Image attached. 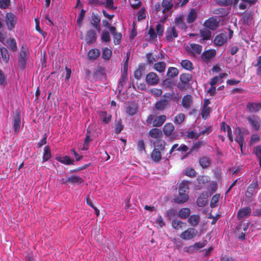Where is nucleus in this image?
<instances>
[{
	"label": "nucleus",
	"instance_id": "f257e3e1",
	"mask_svg": "<svg viewBox=\"0 0 261 261\" xmlns=\"http://www.w3.org/2000/svg\"><path fill=\"white\" fill-rule=\"evenodd\" d=\"M175 94L174 93H165L162 96L159 100L157 101L154 104V109L157 111H163L165 110L169 106V102L174 98Z\"/></svg>",
	"mask_w": 261,
	"mask_h": 261
},
{
	"label": "nucleus",
	"instance_id": "f03ea898",
	"mask_svg": "<svg viewBox=\"0 0 261 261\" xmlns=\"http://www.w3.org/2000/svg\"><path fill=\"white\" fill-rule=\"evenodd\" d=\"M5 23L8 30L9 31H13L17 21L16 16L11 13H7L5 17Z\"/></svg>",
	"mask_w": 261,
	"mask_h": 261
},
{
	"label": "nucleus",
	"instance_id": "7ed1b4c3",
	"mask_svg": "<svg viewBox=\"0 0 261 261\" xmlns=\"http://www.w3.org/2000/svg\"><path fill=\"white\" fill-rule=\"evenodd\" d=\"M12 124L14 132L16 134H18L21 126V114L19 110H16L13 116Z\"/></svg>",
	"mask_w": 261,
	"mask_h": 261
},
{
	"label": "nucleus",
	"instance_id": "20e7f679",
	"mask_svg": "<svg viewBox=\"0 0 261 261\" xmlns=\"http://www.w3.org/2000/svg\"><path fill=\"white\" fill-rule=\"evenodd\" d=\"M166 39L168 42H172L174 38L178 36V32L175 28V26H172L167 28L166 31Z\"/></svg>",
	"mask_w": 261,
	"mask_h": 261
},
{
	"label": "nucleus",
	"instance_id": "39448f33",
	"mask_svg": "<svg viewBox=\"0 0 261 261\" xmlns=\"http://www.w3.org/2000/svg\"><path fill=\"white\" fill-rule=\"evenodd\" d=\"M236 139L235 141L239 144L242 152H243V147L245 144L244 137L241 129L239 127H236L234 132Z\"/></svg>",
	"mask_w": 261,
	"mask_h": 261
},
{
	"label": "nucleus",
	"instance_id": "423d86ee",
	"mask_svg": "<svg viewBox=\"0 0 261 261\" xmlns=\"http://www.w3.org/2000/svg\"><path fill=\"white\" fill-rule=\"evenodd\" d=\"M197 231L194 228H188L186 230L182 232L180 235V237L185 240L192 239L196 236Z\"/></svg>",
	"mask_w": 261,
	"mask_h": 261
},
{
	"label": "nucleus",
	"instance_id": "0eeeda50",
	"mask_svg": "<svg viewBox=\"0 0 261 261\" xmlns=\"http://www.w3.org/2000/svg\"><path fill=\"white\" fill-rule=\"evenodd\" d=\"M159 81V77L155 72H150L146 76V83L149 86L156 85Z\"/></svg>",
	"mask_w": 261,
	"mask_h": 261
},
{
	"label": "nucleus",
	"instance_id": "6e6552de",
	"mask_svg": "<svg viewBox=\"0 0 261 261\" xmlns=\"http://www.w3.org/2000/svg\"><path fill=\"white\" fill-rule=\"evenodd\" d=\"M246 109L250 113H257L261 110V102H248L246 105Z\"/></svg>",
	"mask_w": 261,
	"mask_h": 261
},
{
	"label": "nucleus",
	"instance_id": "1a4fd4ad",
	"mask_svg": "<svg viewBox=\"0 0 261 261\" xmlns=\"http://www.w3.org/2000/svg\"><path fill=\"white\" fill-rule=\"evenodd\" d=\"M227 40V33L223 32L216 35L214 39V43L218 46H223Z\"/></svg>",
	"mask_w": 261,
	"mask_h": 261
},
{
	"label": "nucleus",
	"instance_id": "9d476101",
	"mask_svg": "<svg viewBox=\"0 0 261 261\" xmlns=\"http://www.w3.org/2000/svg\"><path fill=\"white\" fill-rule=\"evenodd\" d=\"M219 21H218L216 18L214 17H211L204 22V25L206 28L214 31L219 27Z\"/></svg>",
	"mask_w": 261,
	"mask_h": 261
},
{
	"label": "nucleus",
	"instance_id": "9b49d317",
	"mask_svg": "<svg viewBox=\"0 0 261 261\" xmlns=\"http://www.w3.org/2000/svg\"><path fill=\"white\" fill-rule=\"evenodd\" d=\"M138 110V106L134 102H128L125 108V112L126 114L130 116H133L135 115Z\"/></svg>",
	"mask_w": 261,
	"mask_h": 261
},
{
	"label": "nucleus",
	"instance_id": "f8f14e48",
	"mask_svg": "<svg viewBox=\"0 0 261 261\" xmlns=\"http://www.w3.org/2000/svg\"><path fill=\"white\" fill-rule=\"evenodd\" d=\"M202 48V47L201 45L191 43L190 44V47L188 49V51L191 55L195 56L201 54Z\"/></svg>",
	"mask_w": 261,
	"mask_h": 261
},
{
	"label": "nucleus",
	"instance_id": "ddd939ff",
	"mask_svg": "<svg viewBox=\"0 0 261 261\" xmlns=\"http://www.w3.org/2000/svg\"><path fill=\"white\" fill-rule=\"evenodd\" d=\"M97 35L96 32L93 30H90L87 32L85 39L88 44L93 43L96 42Z\"/></svg>",
	"mask_w": 261,
	"mask_h": 261
},
{
	"label": "nucleus",
	"instance_id": "4468645a",
	"mask_svg": "<svg viewBox=\"0 0 261 261\" xmlns=\"http://www.w3.org/2000/svg\"><path fill=\"white\" fill-rule=\"evenodd\" d=\"M216 54L215 49H208L203 51L201 54V58L206 62L209 61Z\"/></svg>",
	"mask_w": 261,
	"mask_h": 261
},
{
	"label": "nucleus",
	"instance_id": "2eb2a0df",
	"mask_svg": "<svg viewBox=\"0 0 261 261\" xmlns=\"http://www.w3.org/2000/svg\"><path fill=\"white\" fill-rule=\"evenodd\" d=\"M193 103L192 96L190 94L185 95L182 99V106L186 109H189Z\"/></svg>",
	"mask_w": 261,
	"mask_h": 261
},
{
	"label": "nucleus",
	"instance_id": "dca6fc26",
	"mask_svg": "<svg viewBox=\"0 0 261 261\" xmlns=\"http://www.w3.org/2000/svg\"><path fill=\"white\" fill-rule=\"evenodd\" d=\"M110 32L113 36L115 44H119L121 43L122 38L121 34L116 32V28L115 27H112L110 28Z\"/></svg>",
	"mask_w": 261,
	"mask_h": 261
},
{
	"label": "nucleus",
	"instance_id": "f3484780",
	"mask_svg": "<svg viewBox=\"0 0 261 261\" xmlns=\"http://www.w3.org/2000/svg\"><path fill=\"white\" fill-rule=\"evenodd\" d=\"M251 209L249 207H245L241 208L238 213V218L239 219H244L250 215Z\"/></svg>",
	"mask_w": 261,
	"mask_h": 261
},
{
	"label": "nucleus",
	"instance_id": "a211bd4d",
	"mask_svg": "<svg viewBox=\"0 0 261 261\" xmlns=\"http://www.w3.org/2000/svg\"><path fill=\"white\" fill-rule=\"evenodd\" d=\"M189 150L188 147L185 144H181L179 146L178 144L176 143L173 145L169 151V154H171L174 150L186 152Z\"/></svg>",
	"mask_w": 261,
	"mask_h": 261
},
{
	"label": "nucleus",
	"instance_id": "6ab92c4d",
	"mask_svg": "<svg viewBox=\"0 0 261 261\" xmlns=\"http://www.w3.org/2000/svg\"><path fill=\"white\" fill-rule=\"evenodd\" d=\"M197 18V12L195 9H192L188 14L186 17V21L188 23H192L194 22Z\"/></svg>",
	"mask_w": 261,
	"mask_h": 261
},
{
	"label": "nucleus",
	"instance_id": "aec40b11",
	"mask_svg": "<svg viewBox=\"0 0 261 261\" xmlns=\"http://www.w3.org/2000/svg\"><path fill=\"white\" fill-rule=\"evenodd\" d=\"M190 182L187 180H182L179 184L178 186V192L180 193H185L189 195V185Z\"/></svg>",
	"mask_w": 261,
	"mask_h": 261
},
{
	"label": "nucleus",
	"instance_id": "412c9836",
	"mask_svg": "<svg viewBox=\"0 0 261 261\" xmlns=\"http://www.w3.org/2000/svg\"><path fill=\"white\" fill-rule=\"evenodd\" d=\"M69 183L72 185H80L84 182L83 178L76 175H71L68 177Z\"/></svg>",
	"mask_w": 261,
	"mask_h": 261
},
{
	"label": "nucleus",
	"instance_id": "4be33fe9",
	"mask_svg": "<svg viewBox=\"0 0 261 261\" xmlns=\"http://www.w3.org/2000/svg\"><path fill=\"white\" fill-rule=\"evenodd\" d=\"M98 116L101 122L104 124L109 123L111 119V115H108L106 111L98 112Z\"/></svg>",
	"mask_w": 261,
	"mask_h": 261
},
{
	"label": "nucleus",
	"instance_id": "5701e85b",
	"mask_svg": "<svg viewBox=\"0 0 261 261\" xmlns=\"http://www.w3.org/2000/svg\"><path fill=\"white\" fill-rule=\"evenodd\" d=\"M189 198V195L187 193H180L178 192V194L174 198V202L177 203H184L187 201Z\"/></svg>",
	"mask_w": 261,
	"mask_h": 261
},
{
	"label": "nucleus",
	"instance_id": "b1692460",
	"mask_svg": "<svg viewBox=\"0 0 261 261\" xmlns=\"http://www.w3.org/2000/svg\"><path fill=\"white\" fill-rule=\"evenodd\" d=\"M100 21V16L98 15H96V14H94V13H92L91 24L98 32H99L100 29V25H99Z\"/></svg>",
	"mask_w": 261,
	"mask_h": 261
},
{
	"label": "nucleus",
	"instance_id": "393cba45",
	"mask_svg": "<svg viewBox=\"0 0 261 261\" xmlns=\"http://www.w3.org/2000/svg\"><path fill=\"white\" fill-rule=\"evenodd\" d=\"M166 116L164 115H162L158 116L152 122L153 126L154 127L161 126L165 122Z\"/></svg>",
	"mask_w": 261,
	"mask_h": 261
},
{
	"label": "nucleus",
	"instance_id": "a878e982",
	"mask_svg": "<svg viewBox=\"0 0 261 261\" xmlns=\"http://www.w3.org/2000/svg\"><path fill=\"white\" fill-rule=\"evenodd\" d=\"M200 221V216L198 215L193 214L190 216L188 219V222L192 226H196Z\"/></svg>",
	"mask_w": 261,
	"mask_h": 261
},
{
	"label": "nucleus",
	"instance_id": "bb28decb",
	"mask_svg": "<svg viewBox=\"0 0 261 261\" xmlns=\"http://www.w3.org/2000/svg\"><path fill=\"white\" fill-rule=\"evenodd\" d=\"M162 6L163 7L162 12L165 13L173 7V0H162Z\"/></svg>",
	"mask_w": 261,
	"mask_h": 261
},
{
	"label": "nucleus",
	"instance_id": "cd10ccee",
	"mask_svg": "<svg viewBox=\"0 0 261 261\" xmlns=\"http://www.w3.org/2000/svg\"><path fill=\"white\" fill-rule=\"evenodd\" d=\"M148 135L152 138L159 139L162 135V133L161 129L154 128L149 130Z\"/></svg>",
	"mask_w": 261,
	"mask_h": 261
},
{
	"label": "nucleus",
	"instance_id": "c85d7f7f",
	"mask_svg": "<svg viewBox=\"0 0 261 261\" xmlns=\"http://www.w3.org/2000/svg\"><path fill=\"white\" fill-rule=\"evenodd\" d=\"M145 67L146 65L145 64L142 63L139 65L138 68L134 71V77L136 80H139L141 79L142 71L145 70Z\"/></svg>",
	"mask_w": 261,
	"mask_h": 261
},
{
	"label": "nucleus",
	"instance_id": "c756f323",
	"mask_svg": "<svg viewBox=\"0 0 261 261\" xmlns=\"http://www.w3.org/2000/svg\"><path fill=\"white\" fill-rule=\"evenodd\" d=\"M0 53L3 62L8 63L10 59V55L7 49L0 45Z\"/></svg>",
	"mask_w": 261,
	"mask_h": 261
},
{
	"label": "nucleus",
	"instance_id": "7c9ffc66",
	"mask_svg": "<svg viewBox=\"0 0 261 261\" xmlns=\"http://www.w3.org/2000/svg\"><path fill=\"white\" fill-rule=\"evenodd\" d=\"M174 23L179 29L186 30L187 26L186 23L183 21L182 16L177 17L174 19Z\"/></svg>",
	"mask_w": 261,
	"mask_h": 261
},
{
	"label": "nucleus",
	"instance_id": "2f4dec72",
	"mask_svg": "<svg viewBox=\"0 0 261 261\" xmlns=\"http://www.w3.org/2000/svg\"><path fill=\"white\" fill-rule=\"evenodd\" d=\"M174 129V126L171 123H167L163 127V131L164 134L167 136H170Z\"/></svg>",
	"mask_w": 261,
	"mask_h": 261
},
{
	"label": "nucleus",
	"instance_id": "473e14b6",
	"mask_svg": "<svg viewBox=\"0 0 261 261\" xmlns=\"http://www.w3.org/2000/svg\"><path fill=\"white\" fill-rule=\"evenodd\" d=\"M191 210L188 207H183L178 212V217L182 219H186L190 216Z\"/></svg>",
	"mask_w": 261,
	"mask_h": 261
},
{
	"label": "nucleus",
	"instance_id": "72a5a7b5",
	"mask_svg": "<svg viewBox=\"0 0 261 261\" xmlns=\"http://www.w3.org/2000/svg\"><path fill=\"white\" fill-rule=\"evenodd\" d=\"M155 149L159 151H163L165 148L166 142L161 139H156L153 143Z\"/></svg>",
	"mask_w": 261,
	"mask_h": 261
},
{
	"label": "nucleus",
	"instance_id": "f704fd0d",
	"mask_svg": "<svg viewBox=\"0 0 261 261\" xmlns=\"http://www.w3.org/2000/svg\"><path fill=\"white\" fill-rule=\"evenodd\" d=\"M100 55V51L97 48L90 49L88 53V57L89 59L95 60L97 59Z\"/></svg>",
	"mask_w": 261,
	"mask_h": 261
},
{
	"label": "nucleus",
	"instance_id": "c9c22d12",
	"mask_svg": "<svg viewBox=\"0 0 261 261\" xmlns=\"http://www.w3.org/2000/svg\"><path fill=\"white\" fill-rule=\"evenodd\" d=\"M200 36L202 37V39L200 41V43H202L204 40H210L212 36L211 32L208 30H201L200 32Z\"/></svg>",
	"mask_w": 261,
	"mask_h": 261
},
{
	"label": "nucleus",
	"instance_id": "e433bc0d",
	"mask_svg": "<svg viewBox=\"0 0 261 261\" xmlns=\"http://www.w3.org/2000/svg\"><path fill=\"white\" fill-rule=\"evenodd\" d=\"M166 64L164 62H159L153 65V69L160 73H163L165 71Z\"/></svg>",
	"mask_w": 261,
	"mask_h": 261
},
{
	"label": "nucleus",
	"instance_id": "4c0bfd02",
	"mask_svg": "<svg viewBox=\"0 0 261 261\" xmlns=\"http://www.w3.org/2000/svg\"><path fill=\"white\" fill-rule=\"evenodd\" d=\"M247 120L251 125L252 128L255 130L257 131L259 129L260 126V122L258 120L253 119L251 117H248L247 118Z\"/></svg>",
	"mask_w": 261,
	"mask_h": 261
},
{
	"label": "nucleus",
	"instance_id": "58836bf2",
	"mask_svg": "<svg viewBox=\"0 0 261 261\" xmlns=\"http://www.w3.org/2000/svg\"><path fill=\"white\" fill-rule=\"evenodd\" d=\"M192 79V75L189 73H182L179 77L180 81L184 84H188Z\"/></svg>",
	"mask_w": 261,
	"mask_h": 261
},
{
	"label": "nucleus",
	"instance_id": "ea45409f",
	"mask_svg": "<svg viewBox=\"0 0 261 261\" xmlns=\"http://www.w3.org/2000/svg\"><path fill=\"white\" fill-rule=\"evenodd\" d=\"M181 67L187 70L191 71L194 67L192 63L188 60H183L180 62Z\"/></svg>",
	"mask_w": 261,
	"mask_h": 261
},
{
	"label": "nucleus",
	"instance_id": "a19ab883",
	"mask_svg": "<svg viewBox=\"0 0 261 261\" xmlns=\"http://www.w3.org/2000/svg\"><path fill=\"white\" fill-rule=\"evenodd\" d=\"M51 156V150L49 146H45L44 148L43 155V162L47 161Z\"/></svg>",
	"mask_w": 261,
	"mask_h": 261
},
{
	"label": "nucleus",
	"instance_id": "79ce46f5",
	"mask_svg": "<svg viewBox=\"0 0 261 261\" xmlns=\"http://www.w3.org/2000/svg\"><path fill=\"white\" fill-rule=\"evenodd\" d=\"M151 157L154 162H159L162 158L161 151L154 149L151 153Z\"/></svg>",
	"mask_w": 261,
	"mask_h": 261
},
{
	"label": "nucleus",
	"instance_id": "37998d69",
	"mask_svg": "<svg viewBox=\"0 0 261 261\" xmlns=\"http://www.w3.org/2000/svg\"><path fill=\"white\" fill-rule=\"evenodd\" d=\"M178 74V70L175 67H170L168 68L167 72V76L171 78H173L177 76Z\"/></svg>",
	"mask_w": 261,
	"mask_h": 261
},
{
	"label": "nucleus",
	"instance_id": "c03bdc74",
	"mask_svg": "<svg viewBox=\"0 0 261 261\" xmlns=\"http://www.w3.org/2000/svg\"><path fill=\"white\" fill-rule=\"evenodd\" d=\"M185 225V223L176 219L173 220L172 222V226L176 230L181 229L183 227V225Z\"/></svg>",
	"mask_w": 261,
	"mask_h": 261
},
{
	"label": "nucleus",
	"instance_id": "a18cd8bd",
	"mask_svg": "<svg viewBox=\"0 0 261 261\" xmlns=\"http://www.w3.org/2000/svg\"><path fill=\"white\" fill-rule=\"evenodd\" d=\"M127 79V73L126 71H123L121 74L120 78L119 80L118 87H121V89L123 88L124 85L126 83Z\"/></svg>",
	"mask_w": 261,
	"mask_h": 261
},
{
	"label": "nucleus",
	"instance_id": "49530a36",
	"mask_svg": "<svg viewBox=\"0 0 261 261\" xmlns=\"http://www.w3.org/2000/svg\"><path fill=\"white\" fill-rule=\"evenodd\" d=\"M112 56V50L105 47L102 50V58L105 60H109Z\"/></svg>",
	"mask_w": 261,
	"mask_h": 261
},
{
	"label": "nucleus",
	"instance_id": "de8ad7c7",
	"mask_svg": "<svg viewBox=\"0 0 261 261\" xmlns=\"http://www.w3.org/2000/svg\"><path fill=\"white\" fill-rule=\"evenodd\" d=\"M100 37L101 41L106 43L110 42L111 40L110 34L107 30H103L101 32Z\"/></svg>",
	"mask_w": 261,
	"mask_h": 261
},
{
	"label": "nucleus",
	"instance_id": "09e8293b",
	"mask_svg": "<svg viewBox=\"0 0 261 261\" xmlns=\"http://www.w3.org/2000/svg\"><path fill=\"white\" fill-rule=\"evenodd\" d=\"M7 43L10 48L12 51H16L17 49L16 42L14 38H10L8 41Z\"/></svg>",
	"mask_w": 261,
	"mask_h": 261
},
{
	"label": "nucleus",
	"instance_id": "8fccbe9b",
	"mask_svg": "<svg viewBox=\"0 0 261 261\" xmlns=\"http://www.w3.org/2000/svg\"><path fill=\"white\" fill-rule=\"evenodd\" d=\"M206 142L204 141H198L193 143L191 147V150L193 151L200 148L201 146L205 145Z\"/></svg>",
	"mask_w": 261,
	"mask_h": 261
},
{
	"label": "nucleus",
	"instance_id": "3c124183",
	"mask_svg": "<svg viewBox=\"0 0 261 261\" xmlns=\"http://www.w3.org/2000/svg\"><path fill=\"white\" fill-rule=\"evenodd\" d=\"M196 202L198 206L203 207L207 203V200L206 198L203 197V195H200L198 197Z\"/></svg>",
	"mask_w": 261,
	"mask_h": 261
},
{
	"label": "nucleus",
	"instance_id": "603ef678",
	"mask_svg": "<svg viewBox=\"0 0 261 261\" xmlns=\"http://www.w3.org/2000/svg\"><path fill=\"white\" fill-rule=\"evenodd\" d=\"M210 112L211 109L210 107H203L201 114L202 118L204 120L206 119L210 116Z\"/></svg>",
	"mask_w": 261,
	"mask_h": 261
},
{
	"label": "nucleus",
	"instance_id": "864d4df0",
	"mask_svg": "<svg viewBox=\"0 0 261 261\" xmlns=\"http://www.w3.org/2000/svg\"><path fill=\"white\" fill-rule=\"evenodd\" d=\"M219 198H220V195L217 194L214 195L212 197V198L211 200V202H210V206L212 208H215V207H217V203L218 202Z\"/></svg>",
	"mask_w": 261,
	"mask_h": 261
},
{
	"label": "nucleus",
	"instance_id": "5fc2aeb1",
	"mask_svg": "<svg viewBox=\"0 0 261 261\" xmlns=\"http://www.w3.org/2000/svg\"><path fill=\"white\" fill-rule=\"evenodd\" d=\"M253 152L259 160V163H261V144L253 148Z\"/></svg>",
	"mask_w": 261,
	"mask_h": 261
},
{
	"label": "nucleus",
	"instance_id": "6e6d98bb",
	"mask_svg": "<svg viewBox=\"0 0 261 261\" xmlns=\"http://www.w3.org/2000/svg\"><path fill=\"white\" fill-rule=\"evenodd\" d=\"M85 14L86 11L84 9H82L77 19V24L79 27H81L82 25V23L84 18Z\"/></svg>",
	"mask_w": 261,
	"mask_h": 261
},
{
	"label": "nucleus",
	"instance_id": "4d7b16f0",
	"mask_svg": "<svg viewBox=\"0 0 261 261\" xmlns=\"http://www.w3.org/2000/svg\"><path fill=\"white\" fill-rule=\"evenodd\" d=\"M254 67H257L256 73L257 75H261V55L259 56L257 60V61L253 65Z\"/></svg>",
	"mask_w": 261,
	"mask_h": 261
},
{
	"label": "nucleus",
	"instance_id": "13d9d810",
	"mask_svg": "<svg viewBox=\"0 0 261 261\" xmlns=\"http://www.w3.org/2000/svg\"><path fill=\"white\" fill-rule=\"evenodd\" d=\"M185 118V116L184 114H178L175 117L174 122L176 124H180L184 121Z\"/></svg>",
	"mask_w": 261,
	"mask_h": 261
},
{
	"label": "nucleus",
	"instance_id": "bf43d9fd",
	"mask_svg": "<svg viewBox=\"0 0 261 261\" xmlns=\"http://www.w3.org/2000/svg\"><path fill=\"white\" fill-rule=\"evenodd\" d=\"M212 131V127L211 126H208L205 127L203 130L199 132L198 134H197V138H199L200 136L203 135H208Z\"/></svg>",
	"mask_w": 261,
	"mask_h": 261
},
{
	"label": "nucleus",
	"instance_id": "052dcab7",
	"mask_svg": "<svg viewBox=\"0 0 261 261\" xmlns=\"http://www.w3.org/2000/svg\"><path fill=\"white\" fill-rule=\"evenodd\" d=\"M146 18V10L145 8H141L138 13V20L140 21Z\"/></svg>",
	"mask_w": 261,
	"mask_h": 261
},
{
	"label": "nucleus",
	"instance_id": "680f3d73",
	"mask_svg": "<svg viewBox=\"0 0 261 261\" xmlns=\"http://www.w3.org/2000/svg\"><path fill=\"white\" fill-rule=\"evenodd\" d=\"M137 148L138 150L140 152H146L145 148V143L144 141L141 139L138 140V144H137Z\"/></svg>",
	"mask_w": 261,
	"mask_h": 261
},
{
	"label": "nucleus",
	"instance_id": "e2e57ef3",
	"mask_svg": "<svg viewBox=\"0 0 261 261\" xmlns=\"http://www.w3.org/2000/svg\"><path fill=\"white\" fill-rule=\"evenodd\" d=\"M146 57L147 58V63L150 65L152 64L153 62L156 61V58H155L154 56H153L151 53H147L146 55Z\"/></svg>",
	"mask_w": 261,
	"mask_h": 261
},
{
	"label": "nucleus",
	"instance_id": "0e129e2a",
	"mask_svg": "<svg viewBox=\"0 0 261 261\" xmlns=\"http://www.w3.org/2000/svg\"><path fill=\"white\" fill-rule=\"evenodd\" d=\"M123 128V125L122 124L121 120L119 119L115 125V132L117 134L120 133Z\"/></svg>",
	"mask_w": 261,
	"mask_h": 261
},
{
	"label": "nucleus",
	"instance_id": "69168bd1",
	"mask_svg": "<svg viewBox=\"0 0 261 261\" xmlns=\"http://www.w3.org/2000/svg\"><path fill=\"white\" fill-rule=\"evenodd\" d=\"M150 93L155 97H159L162 94V90L161 89L153 88L150 90Z\"/></svg>",
	"mask_w": 261,
	"mask_h": 261
},
{
	"label": "nucleus",
	"instance_id": "338daca9",
	"mask_svg": "<svg viewBox=\"0 0 261 261\" xmlns=\"http://www.w3.org/2000/svg\"><path fill=\"white\" fill-rule=\"evenodd\" d=\"M10 5V0H0V8L5 9Z\"/></svg>",
	"mask_w": 261,
	"mask_h": 261
},
{
	"label": "nucleus",
	"instance_id": "774afa93",
	"mask_svg": "<svg viewBox=\"0 0 261 261\" xmlns=\"http://www.w3.org/2000/svg\"><path fill=\"white\" fill-rule=\"evenodd\" d=\"M185 174L190 177H193L196 176V171L192 168L187 169L185 171Z\"/></svg>",
	"mask_w": 261,
	"mask_h": 261
}]
</instances>
